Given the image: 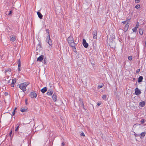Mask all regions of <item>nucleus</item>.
<instances>
[{
  "label": "nucleus",
  "mask_w": 146,
  "mask_h": 146,
  "mask_svg": "<svg viewBox=\"0 0 146 146\" xmlns=\"http://www.w3.org/2000/svg\"><path fill=\"white\" fill-rule=\"evenodd\" d=\"M68 41L69 45L71 47H74L75 46V43L72 37L69 36L68 38Z\"/></svg>",
  "instance_id": "f257e3e1"
},
{
  "label": "nucleus",
  "mask_w": 146,
  "mask_h": 146,
  "mask_svg": "<svg viewBox=\"0 0 146 146\" xmlns=\"http://www.w3.org/2000/svg\"><path fill=\"white\" fill-rule=\"evenodd\" d=\"M78 103L80 108H83L84 109H85L84 107V103L82 100L81 98H80L79 100Z\"/></svg>",
  "instance_id": "f03ea898"
},
{
  "label": "nucleus",
  "mask_w": 146,
  "mask_h": 146,
  "mask_svg": "<svg viewBox=\"0 0 146 146\" xmlns=\"http://www.w3.org/2000/svg\"><path fill=\"white\" fill-rule=\"evenodd\" d=\"M115 42L113 40L111 41L109 43V46L113 48H115Z\"/></svg>",
  "instance_id": "7ed1b4c3"
},
{
  "label": "nucleus",
  "mask_w": 146,
  "mask_h": 146,
  "mask_svg": "<svg viewBox=\"0 0 146 146\" xmlns=\"http://www.w3.org/2000/svg\"><path fill=\"white\" fill-rule=\"evenodd\" d=\"M24 84H21L19 86L20 88L24 92L26 90V87L24 85Z\"/></svg>",
  "instance_id": "20e7f679"
},
{
  "label": "nucleus",
  "mask_w": 146,
  "mask_h": 146,
  "mask_svg": "<svg viewBox=\"0 0 146 146\" xmlns=\"http://www.w3.org/2000/svg\"><path fill=\"white\" fill-rule=\"evenodd\" d=\"M29 96L31 98H33L36 97L37 96V94L35 92H32L30 93Z\"/></svg>",
  "instance_id": "39448f33"
},
{
  "label": "nucleus",
  "mask_w": 146,
  "mask_h": 146,
  "mask_svg": "<svg viewBox=\"0 0 146 146\" xmlns=\"http://www.w3.org/2000/svg\"><path fill=\"white\" fill-rule=\"evenodd\" d=\"M97 30H95L92 33V35H93V38L94 39H97Z\"/></svg>",
  "instance_id": "423d86ee"
},
{
  "label": "nucleus",
  "mask_w": 146,
  "mask_h": 146,
  "mask_svg": "<svg viewBox=\"0 0 146 146\" xmlns=\"http://www.w3.org/2000/svg\"><path fill=\"white\" fill-rule=\"evenodd\" d=\"M129 20L128 19L127 21V23L125 27V28H124V31L125 32H126L127 31L128 29L129 26Z\"/></svg>",
  "instance_id": "0eeeda50"
},
{
  "label": "nucleus",
  "mask_w": 146,
  "mask_h": 146,
  "mask_svg": "<svg viewBox=\"0 0 146 146\" xmlns=\"http://www.w3.org/2000/svg\"><path fill=\"white\" fill-rule=\"evenodd\" d=\"M82 43L84 46L85 48H87L88 47V43L86 42V40L85 39H83Z\"/></svg>",
  "instance_id": "6e6552de"
},
{
  "label": "nucleus",
  "mask_w": 146,
  "mask_h": 146,
  "mask_svg": "<svg viewBox=\"0 0 146 146\" xmlns=\"http://www.w3.org/2000/svg\"><path fill=\"white\" fill-rule=\"evenodd\" d=\"M135 93L136 95H138L141 94V92L140 90L137 88H136L135 89Z\"/></svg>",
  "instance_id": "1a4fd4ad"
},
{
  "label": "nucleus",
  "mask_w": 146,
  "mask_h": 146,
  "mask_svg": "<svg viewBox=\"0 0 146 146\" xmlns=\"http://www.w3.org/2000/svg\"><path fill=\"white\" fill-rule=\"evenodd\" d=\"M44 56L41 55L39 56L37 59V60L38 61L40 62L44 58Z\"/></svg>",
  "instance_id": "9d476101"
},
{
  "label": "nucleus",
  "mask_w": 146,
  "mask_h": 146,
  "mask_svg": "<svg viewBox=\"0 0 146 146\" xmlns=\"http://www.w3.org/2000/svg\"><path fill=\"white\" fill-rule=\"evenodd\" d=\"M53 93V91L52 90H48L46 93V94L48 96L51 95Z\"/></svg>",
  "instance_id": "9b49d317"
},
{
  "label": "nucleus",
  "mask_w": 146,
  "mask_h": 146,
  "mask_svg": "<svg viewBox=\"0 0 146 146\" xmlns=\"http://www.w3.org/2000/svg\"><path fill=\"white\" fill-rule=\"evenodd\" d=\"M10 40L13 42L16 40V37L14 35L11 36H10Z\"/></svg>",
  "instance_id": "f8f14e48"
},
{
  "label": "nucleus",
  "mask_w": 146,
  "mask_h": 146,
  "mask_svg": "<svg viewBox=\"0 0 146 146\" xmlns=\"http://www.w3.org/2000/svg\"><path fill=\"white\" fill-rule=\"evenodd\" d=\"M16 82V79L14 78L12 80V83L11 84V86L12 87H14V84Z\"/></svg>",
  "instance_id": "ddd939ff"
},
{
  "label": "nucleus",
  "mask_w": 146,
  "mask_h": 146,
  "mask_svg": "<svg viewBox=\"0 0 146 146\" xmlns=\"http://www.w3.org/2000/svg\"><path fill=\"white\" fill-rule=\"evenodd\" d=\"M57 96L55 94H54L52 96V99L54 102H56V100Z\"/></svg>",
  "instance_id": "4468645a"
},
{
  "label": "nucleus",
  "mask_w": 146,
  "mask_h": 146,
  "mask_svg": "<svg viewBox=\"0 0 146 146\" xmlns=\"http://www.w3.org/2000/svg\"><path fill=\"white\" fill-rule=\"evenodd\" d=\"M47 88L46 87H44L41 90V91L42 93H44L47 90Z\"/></svg>",
  "instance_id": "2eb2a0df"
},
{
  "label": "nucleus",
  "mask_w": 146,
  "mask_h": 146,
  "mask_svg": "<svg viewBox=\"0 0 146 146\" xmlns=\"http://www.w3.org/2000/svg\"><path fill=\"white\" fill-rule=\"evenodd\" d=\"M48 41H47V42L49 44L50 46H51L52 45V42L50 38V36H49V38H48Z\"/></svg>",
  "instance_id": "dca6fc26"
},
{
  "label": "nucleus",
  "mask_w": 146,
  "mask_h": 146,
  "mask_svg": "<svg viewBox=\"0 0 146 146\" xmlns=\"http://www.w3.org/2000/svg\"><path fill=\"white\" fill-rule=\"evenodd\" d=\"M143 77L142 76H140L138 78L137 81L139 83L142 81Z\"/></svg>",
  "instance_id": "f3484780"
},
{
  "label": "nucleus",
  "mask_w": 146,
  "mask_h": 146,
  "mask_svg": "<svg viewBox=\"0 0 146 146\" xmlns=\"http://www.w3.org/2000/svg\"><path fill=\"white\" fill-rule=\"evenodd\" d=\"M37 14L38 17L40 19H41L42 18L43 16L40 12H37Z\"/></svg>",
  "instance_id": "a211bd4d"
},
{
  "label": "nucleus",
  "mask_w": 146,
  "mask_h": 146,
  "mask_svg": "<svg viewBox=\"0 0 146 146\" xmlns=\"http://www.w3.org/2000/svg\"><path fill=\"white\" fill-rule=\"evenodd\" d=\"M41 47V43L39 42L36 48V50H37L38 49H39Z\"/></svg>",
  "instance_id": "6ab92c4d"
},
{
  "label": "nucleus",
  "mask_w": 146,
  "mask_h": 146,
  "mask_svg": "<svg viewBox=\"0 0 146 146\" xmlns=\"http://www.w3.org/2000/svg\"><path fill=\"white\" fill-rule=\"evenodd\" d=\"M139 104L141 107H143L145 105V102L144 101L141 102Z\"/></svg>",
  "instance_id": "aec40b11"
},
{
  "label": "nucleus",
  "mask_w": 146,
  "mask_h": 146,
  "mask_svg": "<svg viewBox=\"0 0 146 146\" xmlns=\"http://www.w3.org/2000/svg\"><path fill=\"white\" fill-rule=\"evenodd\" d=\"M138 27L137 26H135V27L132 29L133 31L134 32H136L137 31V29L138 28Z\"/></svg>",
  "instance_id": "412c9836"
},
{
  "label": "nucleus",
  "mask_w": 146,
  "mask_h": 146,
  "mask_svg": "<svg viewBox=\"0 0 146 146\" xmlns=\"http://www.w3.org/2000/svg\"><path fill=\"white\" fill-rule=\"evenodd\" d=\"M46 32L48 33V36H47V40L48 39V38H49V36H50V35H49V29H46Z\"/></svg>",
  "instance_id": "4be33fe9"
},
{
  "label": "nucleus",
  "mask_w": 146,
  "mask_h": 146,
  "mask_svg": "<svg viewBox=\"0 0 146 146\" xmlns=\"http://www.w3.org/2000/svg\"><path fill=\"white\" fill-rule=\"evenodd\" d=\"M27 110V109H25V108H21V111L22 112H25V111H26V110Z\"/></svg>",
  "instance_id": "5701e85b"
},
{
  "label": "nucleus",
  "mask_w": 146,
  "mask_h": 146,
  "mask_svg": "<svg viewBox=\"0 0 146 146\" xmlns=\"http://www.w3.org/2000/svg\"><path fill=\"white\" fill-rule=\"evenodd\" d=\"M139 33L140 35H142L143 33L142 29H140L139 30Z\"/></svg>",
  "instance_id": "b1692460"
},
{
  "label": "nucleus",
  "mask_w": 146,
  "mask_h": 146,
  "mask_svg": "<svg viewBox=\"0 0 146 146\" xmlns=\"http://www.w3.org/2000/svg\"><path fill=\"white\" fill-rule=\"evenodd\" d=\"M146 133L145 132H143L141 133L140 135L142 137H144Z\"/></svg>",
  "instance_id": "393cba45"
},
{
  "label": "nucleus",
  "mask_w": 146,
  "mask_h": 146,
  "mask_svg": "<svg viewBox=\"0 0 146 146\" xmlns=\"http://www.w3.org/2000/svg\"><path fill=\"white\" fill-rule=\"evenodd\" d=\"M18 62V67H20L21 66V62L20 59L19 60Z\"/></svg>",
  "instance_id": "a878e982"
},
{
  "label": "nucleus",
  "mask_w": 146,
  "mask_h": 146,
  "mask_svg": "<svg viewBox=\"0 0 146 146\" xmlns=\"http://www.w3.org/2000/svg\"><path fill=\"white\" fill-rule=\"evenodd\" d=\"M22 84H24V85L26 87L29 84V82H26L23 83Z\"/></svg>",
  "instance_id": "bb28decb"
},
{
  "label": "nucleus",
  "mask_w": 146,
  "mask_h": 146,
  "mask_svg": "<svg viewBox=\"0 0 146 146\" xmlns=\"http://www.w3.org/2000/svg\"><path fill=\"white\" fill-rule=\"evenodd\" d=\"M44 64H47V61L46 60V58H44L43 60V61L42 62Z\"/></svg>",
  "instance_id": "cd10ccee"
},
{
  "label": "nucleus",
  "mask_w": 146,
  "mask_h": 146,
  "mask_svg": "<svg viewBox=\"0 0 146 146\" xmlns=\"http://www.w3.org/2000/svg\"><path fill=\"white\" fill-rule=\"evenodd\" d=\"M17 127L16 128V129L15 130V132H16V131H18V129H19V125H18V124H17Z\"/></svg>",
  "instance_id": "c85d7f7f"
},
{
  "label": "nucleus",
  "mask_w": 146,
  "mask_h": 146,
  "mask_svg": "<svg viewBox=\"0 0 146 146\" xmlns=\"http://www.w3.org/2000/svg\"><path fill=\"white\" fill-rule=\"evenodd\" d=\"M103 86V84H102V85H99L98 86V89H100V88H102V87Z\"/></svg>",
  "instance_id": "c756f323"
},
{
  "label": "nucleus",
  "mask_w": 146,
  "mask_h": 146,
  "mask_svg": "<svg viewBox=\"0 0 146 146\" xmlns=\"http://www.w3.org/2000/svg\"><path fill=\"white\" fill-rule=\"evenodd\" d=\"M128 58L129 60H131L132 59V57L131 56H129L128 57Z\"/></svg>",
  "instance_id": "7c9ffc66"
},
{
  "label": "nucleus",
  "mask_w": 146,
  "mask_h": 146,
  "mask_svg": "<svg viewBox=\"0 0 146 146\" xmlns=\"http://www.w3.org/2000/svg\"><path fill=\"white\" fill-rule=\"evenodd\" d=\"M140 7V5H136L135 7V8L136 9H138Z\"/></svg>",
  "instance_id": "2f4dec72"
},
{
  "label": "nucleus",
  "mask_w": 146,
  "mask_h": 146,
  "mask_svg": "<svg viewBox=\"0 0 146 146\" xmlns=\"http://www.w3.org/2000/svg\"><path fill=\"white\" fill-rule=\"evenodd\" d=\"M127 21L128 20H126L125 21H123L122 23L123 24H126V23H127Z\"/></svg>",
  "instance_id": "473e14b6"
},
{
  "label": "nucleus",
  "mask_w": 146,
  "mask_h": 146,
  "mask_svg": "<svg viewBox=\"0 0 146 146\" xmlns=\"http://www.w3.org/2000/svg\"><path fill=\"white\" fill-rule=\"evenodd\" d=\"M72 47V49H73V50L74 52H76V48L75 47V46L74 47Z\"/></svg>",
  "instance_id": "72a5a7b5"
},
{
  "label": "nucleus",
  "mask_w": 146,
  "mask_h": 146,
  "mask_svg": "<svg viewBox=\"0 0 146 146\" xmlns=\"http://www.w3.org/2000/svg\"><path fill=\"white\" fill-rule=\"evenodd\" d=\"M106 98V96L105 95H103L102 96V98L103 99H105Z\"/></svg>",
  "instance_id": "f704fd0d"
},
{
  "label": "nucleus",
  "mask_w": 146,
  "mask_h": 146,
  "mask_svg": "<svg viewBox=\"0 0 146 146\" xmlns=\"http://www.w3.org/2000/svg\"><path fill=\"white\" fill-rule=\"evenodd\" d=\"M101 102H98V103L97 104V105H96V106H99L101 105Z\"/></svg>",
  "instance_id": "c9c22d12"
},
{
  "label": "nucleus",
  "mask_w": 146,
  "mask_h": 146,
  "mask_svg": "<svg viewBox=\"0 0 146 146\" xmlns=\"http://www.w3.org/2000/svg\"><path fill=\"white\" fill-rule=\"evenodd\" d=\"M80 135L81 136H83L84 137L85 136L83 132H82V133H81Z\"/></svg>",
  "instance_id": "e433bc0d"
},
{
  "label": "nucleus",
  "mask_w": 146,
  "mask_h": 146,
  "mask_svg": "<svg viewBox=\"0 0 146 146\" xmlns=\"http://www.w3.org/2000/svg\"><path fill=\"white\" fill-rule=\"evenodd\" d=\"M144 122V120L143 119H142L141 121V123H143Z\"/></svg>",
  "instance_id": "4c0bfd02"
},
{
  "label": "nucleus",
  "mask_w": 146,
  "mask_h": 146,
  "mask_svg": "<svg viewBox=\"0 0 146 146\" xmlns=\"http://www.w3.org/2000/svg\"><path fill=\"white\" fill-rule=\"evenodd\" d=\"M5 71L6 72L8 71L11 72V68H8V69H7V70H5Z\"/></svg>",
  "instance_id": "58836bf2"
},
{
  "label": "nucleus",
  "mask_w": 146,
  "mask_h": 146,
  "mask_svg": "<svg viewBox=\"0 0 146 146\" xmlns=\"http://www.w3.org/2000/svg\"><path fill=\"white\" fill-rule=\"evenodd\" d=\"M140 0H135V3H138L139 2Z\"/></svg>",
  "instance_id": "ea45409f"
},
{
  "label": "nucleus",
  "mask_w": 146,
  "mask_h": 146,
  "mask_svg": "<svg viewBox=\"0 0 146 146\" xmlns=\"http://www.w3.org/2000/svg\"><path fill=\"white\" fill-rule=\"evenodd\" d=\"M27 100H28V99L27 98H26L25 99V104H26V105H27Z\"/></svg>",
  "instance_id": "a19ab883"
},
{
  "label": "nucleus",
  "mask_w": 146,
  "mask_h": 146,
  "mask_svg": "<svg viewBox=\"0 0 146 146\" xmlns=\"http://www.w3.org/2000/svg\"><path fill=\"white\" fill-rule=\"evenodd\" d=\"M15 110H14L13 113H12V115H15Z\"/></svg>",
  "instance_id": "79ce46f5"
},
{
  "label": "nucleus",
  "mask_w": 146,
  "mask_h": 146,
  "mask_svg": "<svg viewBox=\"0 0 146 146\" xmlns=\"http://www.w3.org/2000/svg\"><path fill=\"white\" fill-rule=\"evenodd\" d=\"M11 13H12V11H9V12L8 14V15H10L11 14Z\"/></svg>",
  "instance_id": "37998d69"
},
{
  "label": "nucleus",
  "mask_w": 146,
  "mask_h": 146,
  "mask_svg": "<svg viewBox=\"0 0 146 146\" xmlns=\"http://www.w3.org/2000/svg\"><path fill=\"white\" fill-rule=\"evenodd\" d=\"M140 71V69H137L136 70V73H137L139 72Z\"/></svg>",
  "instance_id": "c03bdc74"
},
{
  "label": "nucleus",
  "mask_w": 146,
  "mask_h": 146,
  "mask_svg": "<svg viewBox=\"0 0 146 146\" xmlns=\"http://www.w3.org/2000/svg\"><path fill=\"white\" fill-rule=\"evenodd\" d=\"M139 22H137V24H136V26H137V27H138V26H139Z\"/></svg>",
  "instance_id": "a18cd8bd"
},
{
  "label": "nucleus",
  "mask_w": 146,
  "mask_h": 146,
  "mask_svg": "<svg viewBox=\"0 0 146 146\" xmlns=\"http://www.w3.org/2000/svg\"><path fill=\"white\" fill-rule=\"evenodd\" d=\"M11 134H12V131H11V132H10L9 134V135L10 136H11Z\"/></svg>",
  "instance_id": "49530a36"
},
{
  "label": "nucleus",
  "mask_w": 146,
  "mask_h": 146,
  "mask_svg": "<svg viewBox=\"0 0 146 146\" xmlns=\"http://www.w3.org/2000/svg\"><path fill=\"white\" fill-rule=\"evenodd\" d=\"M8 93H7L5 92V96H6L8 95Z\"/></svg>",
  "instance_id": "de8ad7c7"
},
{
  "label": "nucleus",
  "mask_w": 146,
  "mask_h": 146,
  "mask_svg": "<svg viewBox=\"0 0 146 146\" xmlns=\"http://www.w3.org/2000/svg\"><path fill=\"white\" fill-rule=\"evenodd\" d=\"M62 146H64V142H63V143H62Z\"/></svg>",
  "instance_id": "09e8293b"
},
{
  "label": "nucleus",
  "mask_w": 146,
  "mask_h": 146,
  "mask_svg": "<svg viewBox=\"0 0 146 146\" xmlns=\"http://www.w3.org/2000/svg\"><path fill=\"white\" fill-rule=\"evenodd\" d=\"M8 83H10V82H11V80H9L8 81Z\"/></svg>",
  "instance_id": "8fccbe9b"
},
{
  "label": "nucleus",
  "mask_w": 146,
  "mask_h": 146,
  "mask_svg": "<svg viewBox=\"0 0 146 146\" xmlns=\"http://www.w3.org/2000/svg\"><path fill=\"white\" fill-rule=\"evenodd\" d=\"M18 70L19 71H20L21 70V69L20 67H18Z\"/></svg>",
  "instance_id": "3c124183"
},
{
  "label": "nucleus",
  "mask_w": 146,
  "mask_h": 146,
  "mask_svg": "<svg viewBox=\"0 0 146 146\" xmlns=\"http://www.w3.org/2000/svg\"><path fill=\"white\" fill-rule=\"evenodd\" d=\"M145 47H146V41H145Z\"/></svg>",
  "instance_id": "603ef678"
},
{
  "label": "nucleus",
  "mask_w": 146,
  "mask_h": 146,
  "mask_svg": "<svg viewBox=\"0 0 146 146\" xmlns=\"http://www.w3.org/2000/svg\"><path fill=\"white\" fill-rule=\"evenodd\" d=\"M17 109V108L16 107H15V108L14 110H15H15Z\"/></svg>",
  "instance_id": "864d4df0"
},
{
  "label": "nucleus",
  "mask_w": 146,
  "mask_h": 146,
  "mask_svg": "<svg viewBox=\"0 0 146 146\" xmlns=\"http://www.w3.org/2000/svg\"><path fill=\"white\" fill-rule=\"evenodd\" d=\"M135 135L136 136H137V134H136L135 133Z\"/></svg>",
  "instance_id": "5fc2aeb1"
},
{
  "label": "nucleus",
  "mask_w": 146,
  "mask_h": 146,
  "mask_svg": "<svg viewBox=\"0 0 146 146\" xmlns=\"http://www.w3.org/2000/svg\"><path fill=\"white\" fill-rule=\"evenodd\" d=\"M9 115H10V117H11V114H10Z\"/></svg>",
  "instance_id": "6e6d98bb"
},
{
  "label": "nucleus",
  "mask_w": 146,
  "mask_h": 146,
  "mask_svg": "<svg viewBox=\"0 0 146 146\" xmlns=\"http://www.w3.org/2000/svg\"><path fill=\"white\" fill-rule=\"evenodd\" d=\"M20 133L22 134V132H21V133Z\"/></svg>",
  "instance_id": "4d7b16f0"
},
{
  "label": "nucleus",
  "mask_w": 146,
  "mask_h": 146,
  "mask_svg": "<svg viewBox=\"0 0 146 146\" xmlns=\"http://www.w3.org/2000/svg\"><path fill=\"white\" fill-rule=\"evenodd\" d=\"M62 146H63L62 145Z\"/></svg>",
  "instance_id": "13d9d810"
}]
</instances>
